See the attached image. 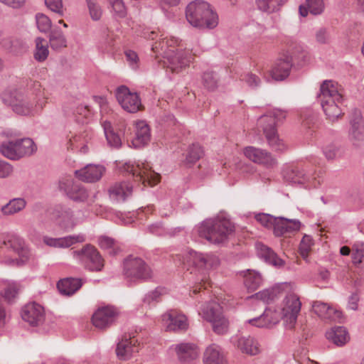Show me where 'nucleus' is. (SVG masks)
Wrapping results in <instances>:
<instances>
[{
	"instance_id": "1",
	"label": "nucleus",
	"mask_w": 364,
	"mask_h": 364,
	"mask_svg": "<svg viewBox=\"0 0 364 364\" xmlns=\"http://www.w3.org/2000/svg\"><path fill=\"white\" fill-rule=\"evenodd\" d=\"M317 98L327 119L333 122L342 116L343 96L336 82L324 80L320 86Z\"/></svg>"
},
{
	"instance_id": "2",
	"label": "nucleus",
	"mask_w": 364,
	"mask_h": 364,
	"mask_svg": "<svg viewBox=\"0 0 364 364\" xmlns=\"http://www.w3.org/2000/svg\"><path fill=\"white\" fill-rule=\"evenodd\" d=\"M306 59L307 52L303 45L296 41L292 42L289 45V50L275 62L271 70L272 77L277 81L284 80L290 73L293 62L301 64Z\"/></svg>"
},
{
	"instance_id": "3",
	"label": "nucleus",
	"mask_w": 364,
	"mask_h": 364,
	"mask_svg": "<svg viewBox=\"0 0 364 364\" xmlns=\"http://www.w3.org/2000/svg\"><path fill=\"white\" fill-rule=\"evenodd\" d=\"M186 18L191 26L199 28L211 29L218 24V14L203 1L191 2L186 6Z\"/></svg>"
},
{
	"instance_id": "4",
	"label": "nucleus",
	"mask_w": 364,
	"mask_h": 364,
	"mask_svg": "<svg viewBox=\"0 0 364 364\" xmlns=\"http://www.w3.org/2000/svg\"><path fill=\"white\" fill-rule=\"evenodd\" d=\"M234 225L229 220L210 218L202 222L198 227V233L200 237L206 239L213 244L224 242L228 236L234 231Z\"/></svg>"
},
{
	"instance_id": "5",
	"label": "nucleus",
	"mask_w": 364,
	"mask_h": 364,
	"mask_svg": "<svg viewBox=\"0 0 364 364\" xmlns=\"http://www.w3.org/2000/svg\"><path fill=\"white\" fill-rule=\"evenodd\" d=\"M183 262L188 265H193L198 270H201L200 277L198 279L199 284L193 287V293L196 294L200 290L201 287L204 289L210 285L208 277L205 271L217 267L220 264L218 257L211 254H203L194 250H189L184 256Z\"/></svg>"
},
{
	"instance_id": "6",
	"label": "nucleus",
	"mask_w": 364,
	"mask_h": 364,
	"mask_svg": "<svg viewBox=\"0 0 364 364\" xmlns=\"http://www.w3.org/2000/svg\"><path fill=\"white\" fill-rule=\"evenodd\" d=\"M286 117L285 113L280 110H275L270 114L260 117L259 124L262 127L263 132L269 146L276 151H284L287 146L279 137L276 129L277 122L281 121Z\"/></svg>"
},
{
	"instance_id": "7",
	"label": "nucleus",
	"mask_w": 364,
	"mask_h": 364,
	"mask_svg": "<svg viewBox=\"0 0 364 364\" xmlns=\"http://www.w3.org/2000/svg\"><path fill=\"white\" fill-rule=\"evenodd\" d=\"M151 50L159 55L163 56L166 60L164 61V65L172 72L180 73L188 68L193 60V55L188 50H173V52L164 50V46L159 50L156 45L151 46Z\"/></svg>"
},
{
	"instance_id": "8",
	"label": "nucleus",
	"mask_w": 364,
	"mask_h": 364,
	"mask_svg": "<svg viewBox=\"0 0 364 364\" xmlns=\"http://www.w3.org/2000/svg\"><path fill=\"white\" fill-rule=\"evenodd\" d=\"M37 147L30 138L4 141L0 145V153L10 160H19L36 152Z\"/></svg>"
},
{
	"instance_id": "9",
	"label": "nucleus",
	"mask_w": 364,
	"mask_h": 364,
	"mask_svg": "<svg viewBox=\"0 0 364 364\" xmlns=\"http://www.w3.org/2000/svg\"><path fill=\"white\" fill-rule=\"evenodd\" d=\"M9 250L23 261L29 257V250L25 245L24 240L17 235H10L0 247V262L8 265L18 264V259L13 255H6V250Z\"/></svg>"
},
{
	"instance_id": "10",
	"label": "nucleus",
	"mask_w": 364,
	"mask_h": 364,
	"mask_svg": "<svg viewBox=\"0 0 364 364\" xmlns=\"http://www.w3.org/2000/svg\"><path fill=\"white\" fill-rule=\"evenodd\" d=\"M123 273L127 282L137 283L151 278L152 271L141 258L129 255L124 261Z\"/></svg>"
},
{
	"instance_id": "11",
	"label": "nucleus",
	"mask_w": 364,
	"mask_h": 364,
	"mask_svg": "<svg viewBox=\"0 0 364 364\" xmlns=\"http://www.w3.org/2000/svg\"><path fill=\"white\" fill-rule=\"evenodd\" d=\"M199 314L212 324L213 330L217 334L228 331V321L222 312L221 306L215 301H210L202 306Z\"/></svg>"
},
{
	"instance_id": "12",
	"label": "nucleus",
	"mask_w": 364,
	"mask_h": 364,
	"mask_svg": "<svg viewBox=\"0 0 364 364\" xmlns=\"http://www.w3.org/2000/svg\"><path fill=\"white\" fill-rule=\"evenodd\" d=\"M76 258L87 269L100 272L104 267V259L97 250L91 245H85L80 250L74 252Z\"/></svg>"
},
{
	"instance_id": "13",
	"label": "nucleus",
	"mask_w": 364,
	"mask_h": 364,
	"mask_svg": "<svg viewBox=\"0 0 364 364\" xmlns=\"http://www.w3.org/2000/svg\"><path fill=\"white\" fill-rule=\"evenodd\" d=\"M301 303L297 295L289 294L283 300L282 314L287 328L292 329L296 322Z\"/></svg>"
},
{
	"instance_id": "14",
	"label": "nucleus",
	"mask_w": 364,
	"mask_h": 364,
	"mask_svg": "<svg viewBox=\"0 0 364 364\" xmlns=\"http://www.w3.org/2000/svg\"><path fill=\"white\" fill-rule=\"evenodd\" d=\"M59 188L69 199L75 203H84L89 196L85 186L71 177L61 178L59 181Z\"/></svg>"
},
{
	"instance_id": "15",
	"label": "nucleus",
	"mask_w": 364,
	"mask_h": 364,
	"mask_svg": "<svg viewBox=\"0 0 364 364\" xmlns=\"http://www.w3.org/2000/svg\"><path fill=\"white\" fill-rule=\"evenodd\" d=\"M115 97L122 108L129 113H136L142 107L141 99L136 92H132L125 85L118 87Z\"/></svg>"
},
{
	"instance_id": "16",
	"label": "nucleus",
	"mask_w": 364,
	"mask_h": 364,
	"mask_svg": "<svg viewBox=\"0 0 364 364\" xmlns=\"http://www.w3.org/2000/svg\"><path fill=\"white\" fill-rule=\"evenodd\" d=\"M127 171L132 173L136 180L146 183L151 186L157 184L160 180V175L151 169L147 162L137 163L136 164H127Z\"/></svg>"
},
{
	"instance_id": "17",
	"label": "nucleus",
	"mask_w": 364,
	"mask_h": 364,
	"mask_svg": "<svg viewBox=\"0 0 364 364\" xmlns=\"http://www.w3.org/2000/svg\"><path fill=\"white\" fill-rule=\"evenodd\" d=\"M119 315V309L113 306L99 308L92 315L93 325L99 329H105L112 325Z\"/></svg>"
},
{
	"instance_id": "18",
	"label": "nucleus",
	"mask_w": 364,
	"mask_h": 364,
	"mask_svg": "<svg viewBox=\"0 0 364 364\" xmlns=\"http://www.w3.org/2000/svg\"><path fill=\"white\" fill-rule=\"evenodd\" d=\"M350 124L348 139L354 146H360L364 141V126L361 112L359 109H355L352 112Z\"/></svg>"
},
{
	"instance_id": "19",
	"label": "nucleus",
	"mask_w": 364,
	"mask_h": 364,
	"mask_svg": "<svg viewBox=\"0 0 364 364\" xmlns=\"http://www.w3.org/2000/svg\"><path fill=\"white\" fill-rule=\"evenodd\" d=\"M22 318L31 326L41 324L45 318L43 307L36 303H28L23 306L21 311Z\"/></svg>"
},
{
	"instance_id": "20",
	"label": "nucleus",
	"mask_w": 364,
	"mask_h": 364,
	"mask_svg": "<svg viewBox=\"0 0 364 364\" xmlns=\"http://www.w3.org/2000/svg\"><path fill=\"white\" fill-rule=\"evenodd\" d=\"M162 320L168 331H186L188 327L186 316L176 310H170L164 314Z\"/></svg>"
},
{
	"instance_id": "21",
	"label": "nucleus",
	"mask_w": 364,
	"mask_h": 364,
	"mask_svg": "<svg viewBox=\"0 0 364 364\" xmlns=\"http://www.w3.org/2000/svg\"><path fill=\"white\" fill-rule=\"evenodd\" d=\"M232 342L241 353L249 355H258L261 351L258 341L250 335L237 336L232 338Z\"/></svg>"
},
{
	"instance_id": "22",
	"label": "nucleus",
	"mask_w": 364,
	"mask_h": 364,
	"mask_svg": "<svg viewBox=\"0 0 364 364\" xmlns=\"http://www.w3.org/2000/svg\"><path fill=\"white\" fill-rule=\"evenodd\" d=\"M244 154L250 161L262 164L267 167H272L277 163L276 159L272 157L270 153L266 150L254 146L245 148Z\"/></svg>"
},
{
	"instance_id": "23",
	"label": "nucleus",
	"mask_w": 364,
	"mask_h": 364,
	"mask_svg": "<svg viewBox=\"0 0 364 364\" xmlns=\"http://www.w3.org/2000/svg\"><path fill=\"white\" fill-rule=\"evenodd\" d=\"M132 193V186L127 181L116 182L108 188L110 200L116 203L124 202Z\"/></svg>"
},
{
	"instance_id": "24",
	"label": "nucleus",
	"mask_w": 364,
	"mask_h": 364,
	"mask_svg": "<svg viewBox=\"0 0 364 364\" xmlns=\"http://www.w3.org/2000/svg\"><path fill=\"white\" fill-rule=\"evenodd\" d=\"M85 240V236L83 234L68 235L58 238L50 237L49 236H43V241L45 245L55 248H68L75 243L83 242Z\"/></svg>"
},
{
	"instance_id": "25",
	"label": "nucleus",
	"mask_w": 364,
	"mask_h": 364,
	"mask_svg": "<svg viewBox=\"0 0 364 364\" xmlns=\"http://www.w3.org/2000/svg\"><path fill=\"white\" fill-rule=\"evenodd\" d=\"M105 171L103 166L100 165H87L82 169L75 171V176L82 181L93 183L99 181Z\"/></svg>"
},
{
	"instance_id": "26",
	"label": "nucleus",
	"mask_w": 364,
	"mask_h": 364,
	"mask_svg": "<svg viewBox=\"0 0 364 364\" xmlns=\"http://www.w3.org/2000/svg\"><path fill=\"white\" fill-rule=\"evenodd\" d=\"M137 341L134 338L124 336L120 341L118 342L116 348V354L117 358L122 360L130 359L133 354L138 352L136 346Z\"/></svg>"
},
{
	"instance_id": "27",
	"label": "nucleus",
	"mask_w": 364,
	"mask_h": 364,
	"mask_svg": "<svg viewBox=\"0 0 364 364\" xmlns=\"http://www.w3.org/2000/svg\"><path fill=\"white\" fill-rule=\"evenodd\" d=\"M301 228V223L298 220H289L285 218H275L273 226L274 234L281 237L287 233L298 231Z\"/></svg>"
},
{
	"instance_id": "28",
	"label": "nucleus",
	"mask_w": 364,
	"mask_h": 364,
	"mask_svg": "<svg viewBox=\"0 0 364 364\" xmlns=\"http://www.w3.org/2000/svg\"><path fill=\"white\" fill-rule=\"evenodd\" d=\"M171 348L176 351L178 359L182 362L194 360L198 358L199 354L197 346L192 343H181L173 345Z\"/></svg>"
},
{
	"instance_id": "29",
	"label": "nucleus",
	"mask_w": 364,
	"mask_h": 364,
	"mask_svg": "<svg viewBox=\"0 0 364 364\" xmlns=\"http://www.w3.org/2000/svg\"><path fill=\"white\" fill-rule=\"evenodd\" d=\"M55 215L60 225L65 229H72L77 223L78 220L73 211L68 207L59 206L55 210Z\"/></svg>"
},
{
	"instance_id": "30",
	"label": "nucleus",
	"mask_w": 364,
	"mask_h": 364,
	"mask_svg": "<svg viewBox=\"0 0 364 364\" xmlns=\"http://www.w3.org/2000/svg\"><path fill=\"white\" fill-rule=\"evenodd\" d=\"M257 255L263 259L266 262L273 265L275 267L281 268L284 266L285 262L278 257V255L269 247L257 243L256 245Z\"/></svg>"
},
{
	"instance_id": "31",
	"label": "nucleus",
	"mask_w": 364,
	"mask_h": 364,
	"mask_svg": "<svg viewBox=\"0 0 364 364\" xmlns=\"http://www.w3.org/2000/svg\"><path fill=\"white\" fill-rule=\"evenodd\" d=\"M151 134L149 125L144 121L136 123L135 137L132 139V145L135 148H141L150 141Z\"/></svg>"
},
{
	"instance_id": "32",
	"label": "nucleus",
	"mask_w": 364,
	"mask_h": 364,
	"mask_svg": "<svg viewBox=\"0 0 364 364\" xmlns=\"http://www.w3.org/2000/svg\"><path fill=\"white\" fill-rule=\"evenodd\" d=\"M278 322V314L270 309H265L259 316L248 320L250 324L259 328H270Z\"/></svg>"
},
{
	"instance_id": "33",
	"label": "nucleus",
	"mask_w": 364,
	"mask_h": 364,
	"mask_svg": "<svg viewBox=\"0 0 364 364\" xmlns=\"http://www.w3.org/2000/svg\"><path fill=\"white\" fill-rule=\"evenodd\" d=\"M204 364H227L224 353L221 348L213 344L209 346L204 352Z\"/></svg>"
},
{
	"instance_id": "34",
	"label": "nucleus",
	"mask_w": 364,
	"mask_h": 364,
	"mask_svg": "<svg viewBox=\"0 0 364 364\" xmlns=\"http://www.w3.org/2000/svg\"><path fill=\"white\" fill-rule=\"evenodd\" d=\"M326 338L338 346L346 344L349 339V335L346 328L343 326H335L326 333Z\"/></svg>"
},
{
	"instance_id": "35",
	"label": "nucleus",
	"mask_w": 364,
	"mask_h": 364,
	"mask_svg": "<svg viewBox=\"0 0 364 364\" xmlns=\"http://www.w3.org/2000/svg\"><path fill=\"white\" fill-rule=\"evenodd\" d=\"M324 9L323 0H306L304 4L299 6V12L301 16L306 17L309 13L314 16L320 15Z\"/></svg>"
},
{
	"instance_id": "36",
	"label": "nucleus",
	"mask_w": 364,
	"mask_h": 364,
	"mask_svg": "<svg viewBox=\"0 0 364 364\" xmlns=\"http://www.w3.org/2000/svg\"><path fill=\"white\" fill-rule=\"evenodd\" d=\"M27 202L23 198H14L1 206V213L5 217L14 215L26 207Z\"/></svg>"
},
{
	"instance_id": "37",
	"label": "nucleus",
	"mask_w": 364,
	"mask_h": 364,
	"mask_svg": "<svg viewBox=\"0 0 364 364\" xmlns=\"http://www.w3.org/2000/svg\"><path fill=\"white\" fill-rule=\"evenodd\" d=\"M81 286V280L76 278H65L57 284L58 289L60 294L68 296L75 293Z\"/></svg>"
},
{
	"instance_id": "38",
	"label": "nucleus",
	"mask_w": 364,
	"mask_h": 364,
	"mask_svg": "<svg viewBox=\"0 0 364 364\" xmlns=\"http://www.w3.org/2000/svg\"><path fill=\"white\" fill-rule=\"evenodd\" d=\"M49 43L50 48L59 50L67 47V40L62 31L59 28H53L49 35Z\"/></svg>"
},
{
	"instance_id": "39",
	"label": "nucleus",
	"mask_w": 364,
	"mask_h": 364,
	"mask_svg": "<svg viewBox=\"0 0 364 364\" xmlns=\"http://www.w3.org/2000/svg\"><path fill=\"white\" fill-rule=\"evenodd\" d=\"M244 284L248 291H255L262 282L261 274L256 271L248 269L244 276Z\"/></svg>"
},
{
	"instance_id": "40",
	"label": "nucleus",
	"mask_w": 364,
	"mask_h": 364,
	"mask_svg": "<svg viewBox=\"0 0 364 364\" xmlns=\"http://www.w3.org/2000/svg\"><path fill=\"white\" fill-rule=\"evenodd\" d=\"M287 0H256L258 9L272 14L280 9Z\"/></svg>"
},
{
	"instance_id": "41",
	"label": "nucleus",
	"mask_w": 364,
	"mask_h": 364,
	"mask_svg": "<svg viewBox=\"0 0 364 364\" xmlns=\"http://www.w3.org/2000/svg\"><path fill=\"white\" fill-rule=\"evenodd\" d=\"M299 171L296 173V183H310L315 179V171L311 166H296Z\"/></svg>"
},
{
	"instance_id": "42",
	"label": "nucleus",
	"mask_w": 364,
	"mask_h": 364,
	"mask_svg": "<svg viewBox=\"0 0 364 364\" xmlns=\"http://www.w3.org/2000/svg\"><path fill=\"white\" fill-rule=\"evenodd\" d=\"M21 289V286L19 283L16 282H9L4 289V295L0 294L1 300L4 299L9 304L14 302Z\"/></svg>"
},
{
	"instance_id": "43",
	"label": "nucleus",
	"mask_w": 364,
	"mask_h": 364,
	"mask_svg": "<svg viewBox=\"0 0 364 364\" xmlns=\"http://www.w3.org/2000/svg\"><path fill=\"white\" fill-rule=\"evenodd\" d=\"M281 293L280 289L278 287H274L270 289H266L256 293L252 297H255L258 300L264 303H269L273 301L277 298Z\"/></svg>"
},
{
	"instance_id": "44",
	"label": "nucleus",
	"mask_w": 364,
	"mask_h": 364,
	"mask_svg": "<svg viewBox=\"0 0 364 364\" xmlns=\"http://www.w3.org/2000/svg\"><path fill=\"white\" fill-rule=\"evenodd\" d=\"M102 127L109 145L114 148L120 147L122 144L121 139L119 135L114 133L112 129L111 123L105 121L102 124Z\"/></svg>"
},
{
	"instance_id": "45",
	"label": "nucleus",
	"mask_w": 364,
	"mask_h": 364,
	"mask_svg": "<svg viewBox=\"0 0 364 364\" xmlns=\"http://www.w3.org/2000/svg\"><path fill=\"white\" fill-rule=\"evenodd\" d=\"M36 52L34 54V58L36 60L39 62L44 61L49 53L48 49V43L43 38H36Z\"/></svg>"
},
{
	"instance_id": "46",
	"label": "nucleus",
	"mask_w": 364,
	"mask_h": 364,
	"mask_svg": "<svg viewBox=\"0 0 364 364\" xmlns=\"http://www.w3.org/2000/svg\"><path fill=\"white\" fill-rule=\"evenodd\" d=\"M12 107L16 113L21 115H28L34 112L33 105L26 98L14 102Z\"/></svg>"
},
{
	"instance_id": "47",
	"label": "nucleus",
	"mask_w": 364,
	"mask_h": 364,
	"mask_svg": "<svg viewBox=\"0 0 364 364\" xmlns=\"http://www.w3.org/2000/svg\"><path fill=\"white\" fill-rule=\"evenodd\" d=\"M352 262L358 267L364 262V242L355 241L352 246Z\"/></svg>"
},
{
	"instance_id": "48",
	"label": "nucleus",
	"mask_w": 364,
	"mask_h": 364,
	"mask_svg": "<svg viewBox=\"0 0 364 364\" xmlns=\"http://www.w3.org/2000/svg\"><path fill=\"white\" fill-rule=\"evenodd\" d=\"M323 154L328 161H332L341 157L343 151L341 147L334 144H329L323 147Z\"/></svg>"
},
{
	"instance_id": "49",
	"label": "nucleus",
	"mask_w": 364,
	"mask_h": 364,
	"mask_svg": "<svg viewBox=\"0 0 364 364\" xmlns=\"http://www.w3.org/2000/svg\"><path fill=\"white\" fill-rule=\"evenodd\" d=\"M180 43L181 41L178 38L172 36L170 38H160V40L159 41L155 42L154 45L157 44L159 50H161V48L164 46V50H166L169 52H173V50H176L174 49L175 46H180Z\"/></svg>"
},
{
	"instance_id": "50",
	"label": "nucleus",
	"mask_w": 364,
	"mask_h": 364,
	"mask_svg": "<svg viewBox=\"0 0 364 364\" xmlns=\"http://www.w3.org/2000/svg\"><path fill=\"white\" fill-rule=\"evenodd\" d=\"M202 82L208 90H215L218 82L216 74L213 72H205L202 76Z\"/></svg>"
},
{
	"instance_id": "51",
	"label": "nucleus",
	"mask_w": 364,
	"mask_h": 364,
	"mask_svg": "<svg viewBox=\"0 0 364 364\" xmlns=\"http://www.w3.org/2000/svg\"><path fill=\"white\" fill-rule=\"evenodd\" d=\"M203 154V149L199 144H193L189 147L186 160L188 164L196 163Z\"/></svg>"
},
{
	"instance_id": "52",
	"label": "nucleus",
	"mask_w": 364,
	"mask_h": 364,
	"mask_svg": "<svg viewBox=\"0 0 364 364\" xmlns=\"http://www.w3.org/2000/svg\"><path fill=\"white\" fill-rule=\"evenodd\" d=\"M36 21L38 30L42 33H46L51 28V20L45 14L38 13L36 15Z\"/></svg>"
},
{
	"instance_id": "53",
	"label": "nucleus",
	"mask_w": 364,
	"mask_h": 364,
	"mask_svg": "<svg viewBox=\"0 0 364 364\" xmlns=\"http://www.w3.org/2000/svg\"><path fill=\"white\" fill-rule=\"evenodd\" d=\"M112 7V11L116 18H124L127 9L122 0H108Z\"/></svg>"
},
{
	"instance_id": "54",
	"label": "nucleus",
	"mask_w": 364,
	"mask_h": 364,
	"mask_svg": "<svg viewBox=\"0 0 364 364\" xmlns=\"http://www.w3.org/2000/svg\"><path fill=\"white\" fill-rule=\"evenodd\" d=\"M86 3L91 18L93 21H98L102 14L100 6L93 0H86Z\"/></svg>"
},
{
	"instance_id": "55",
	"label": "nucleus",
	"mask_w": 364,
	"mask_h": 364,
	"mask_svg": "<svg viewBox=\"0 0 364 364\" xmlns=\"http://www.w3.org/2000/svg\"><path fill=\"white\" fill-rule=\"evenodd\" d=\"M99 245L101 248L110 250L109 254L115 255L118 252V249L115 247L114 240L107 236H102L99 238Z\"/></svg>"
},
{
	"instance_id": "56",
	"label": "nucleus",
	"mask_w": 364,
	"mask_h": 364,
	"mask_svg": "<svg viewBox=\"0 0 364 364\" xmlns=\"http://www.w3.org/2000/svg\"><path fill=\"white\" fill-rule=\"evenodd\" d=\"M315 38L318 44H329L331 36L329 31L326 28H320L315 33Z\"/></svg>"
},
{
	"instance_id": "57",
	"label": "nucleus",
	"mask_w": 364,
	"mask_h": 364,
	"mask_svg": "<svg viewBox=\"0 0 364 364\" xmlns=\"http://www.w3.org/2000/svg\"><path fill=\"white\" fill-rule=\"evenodd\" d=\"M46 6L60 16L64 15L63 0H45Z\"/></svg>"
},
{
	"instance_id": "58",
	"label": "nucleus",
	"mask_w": 364,
	"mask_h": 364,
	"mask_svg": "<svg viewBox=\"0 0 364 364\" xmlns=\"http://www.w3.org/2000/svg\"><path fill=\"white\" fill-rule=\"evenodd\" d=\"M331 306L320 301H315L312 303V309L322 319L326 316L327 311Z\"/></svg>"
},
{
	"instance_id": "59",
	"label": "nucleus",
	"mask_w": 364,
	"mask_h": 364,
	"mask_svg": "<svg viewBox=\"0 0 364 364\" xmlns=\"http://www.w3.org/2000/svg\"><path fill=\"white\" fill-rule=\"evenodd\" d=\"M313 245L312 238L309 235H304L299 245V251L303 257L308 256Z\"/></svg>"
},
{
	"instance_id": "60",
	"label": "nucleus",
	"mask_w": 364,
	"mask_h": 364,
	"mask_svg": "<svg viewBox=\"0 0 364 364\" xmlns=\"http://www.w3.org/2000/svg\"><path fill=\"white\" fill-rule=\"evenodd\" d=\"M255 218L257 221L267 228H273L275 222V217L269 214L259 213L256 215Z\"/></svg>"
},
{
	"instance_id": "61",
	"label": "nucleus",
	"mask_w": 364,
	"mask_h": 364,
	"mask_svg": "<svg viewBox=\"0 0 364 364\" xmlns=\"http://www.w3.org/2000/svg\"><path fill=\"white\" fill-rule=\"evenodd\" d=\"M241 80L245 81L250 87H257L261 80L258 76L252 73H247L241 76Z\"/></svg>"
},
{
	"instance_id": "62",
	"label": "nucleus",
	"mask_w": 364,
	"mask_h": 364,
	"mask_svg": "<svg viewBox=\"0 0 364 364\" xmlns=\"http://www.w3.org/2000/svg\"><path fill=\"white\" fill-rule=\"evenodd\" d=\"M342 318V313L334 309L332 306H330L327 311L326 316L323 317V320H327L330 321H339Z\"/></svg>"
},
{
	"instance_id": "63",
	"label": "nucleus",
	"mask_w": 364,
	"mask_h": 364,
	"mask_svg": "<svg viewBox=\"0 0 364 364\" xmlns=\"http://www.w3.org/2000/svg\"><path fill=\"white\" fill-rule=\"evenodd\" d=\"M13 166L8 162L0 159V178H5L11 175Z\"/></svg>"
},
{
	"instance_id": "64",
	"label": "nucleus",
	"mask_w": 364,
	"mask_h": 364,
	"mask_svg": "<svg viewBox=\"0 0 364 364\" xmlns=\"http://www.w3.org/2000/svg\"><path fill=\"white\" fill-rule=\"evenodd\" d=\"M296 166L287 167L283 171L284 178L290 183H296V173H298Z\"/></svg>"
}]
</instances>
